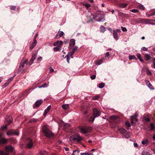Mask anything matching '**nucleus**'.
Masks as SVG:
<instances>
[{
  "label": "nucleus",
  "instance_id": "1",
  "mask_svg": "<svg viewBox=\"0 0 155 155\" xmlns=\"http://www.w3.org/2000/svg\"><path fill=\"white\" fill-rule=\"evenodd\" d=\"M42 131L45 136L48 138L54 137L53 133L49 130V126L47 125H44L42 127Z\"/></svg>",
  "mask_w": 155,
  "mask_h": 155
},
{
  "label": "nucleus",
  "instance_id": "2",
  "mask_svg": "<svg viewBox=\"0 0 155 155\" xmlns=\"http://www.w3.org/2000/svg\"><path fill=\"white\" fill-rule=\"evenodd\" d=\"M28 65V61L25 60L22 61L19 68L18 72L21 73L25 72L26 71V69Z\"/></svg>",
  "mask_w": 155,
  "mask_h": 155
},
{
  "label": "nucleus",
  "instance_id": "3",
  "mask_svg": "<svg viewBox=\"0 0 155 155\" xmlns=\"http://www.w3.org/2000/svg\"><path fill=\"white\" fill-rule=\"evenodd\" d=\"M69 140L71 142H73L75 141L77 142H79L83 140V138L80 136L79 134H77L71 136L70 137Z\"/></svg>",
  "mask_w": 155,
  "mask_h": 155
},
{
  "label": "nucleus",
  "instance_id": "4",
  "mask_svg": "<svg viewBox=\"0 0 155 155\" xmlns=\"http://www.w3.org/2000/svg\"><path fill=\"white\" fill-rule=\"evenodd\" d=\"M138 116V114L136 113H135L134 115L133 116H131L130 117L131 118V123L133 125V126L136 125V123L135 121L137 122L138 121V119L137 118Z\"/></svg>",
  "mask_w": 155,
  "mask_h": 155
},
{
  "label": "nucleus",
  "instance_id": "5",
  "mask_svg": "<svg viewBox=\"0 0 155 155\" xmlns=\"http://www.w3.org/2000/svg\"><path fill=\"white\" fill-rule=\"evenodd\" d=\"M93 110L94 115L89 120V122L91 123L93 122L94 118L97 117V109L96 108H94L93 109Z\"/></svg>",
  "mask_w": 155,
  "mask_h": 155
},
{
  "label": "nucleus",
  "instance_id": "6",
  "mask_svg": "<svg viewBox=\"0 0 155 155\" xmlns=\"http://www.w3.org/2000/svg\"><path fill=\"white\" fill-rule=\"evenodd\" d=\"M101 15H99L97 13V21H103L105 20L104 14L103 12H101Z\"/></svg>",
  "mask_w": 155,
  "mask_h": 155
},
{
  "label": "nucleus",
  "instance_id": "7",
  "mask_svg": "<svg viewBox=\"0 0 155 155\" xmlns=\"http://www.w3.org/2000/svg\"><path fill=\"white\" fill-rule=\"evenodd\" d=\"M81 132L84 134H86L91 130V128L87 127H83L81 129Z\"/></svg>",
  "mask_w": 155,
  "mask_h": 155
},
{
  "label": "nucleus",
  "instance_id": "8",
  "mask_svg": "<svg viewBox=\"0 0 155 155\" xmlns=\"http://www.w3.org/2000/svg\"><path fill=\"white\" fill-rule=\"evenodd\" d=\"M19 134L18 131L15 130H10L7 133V134L8 136H12L13 135H18Z\"/></svg>",
  "mask_w": 155,
  "mask_h": 155
},
{
  "label": "nucleus",
  "instance_id": "9",
  "mask_svg": "<svg viewBox=\"0 0 155 155\" xmlns=\"http://www.w3.org/2000/svg\"><path fill=\"white\" fill-rule=\"evenodd\" d=\"M37 55V53L36 52H35V53H33L32 56V57L31 59L30 62L29 63V66L31 65L34 62L35 59Z\"/></svg>",
  "mask_w": 155,
  "mask_h": 155
},
{
  "label": "nucleus",
  "instance_id": "10",
  "mask_svg": "<svg viewBox=\"0 0 155 155\" xmlns=\"http://www.w3.org/2000/svg\"><path fill=\"white\" fill-rule=\"evenodd\" d=\"M75 40L74 39H71L69 43V48L71 49L74 47L75 44Z\"/></svg>",
  "mask_w": 155,
  "mask_h": 155
},
{
  "label": "nucleus",
  "instance_id": "11",
  "mask_svg": "<svg viewBox=\"0 0 155 155\" xmlns=\"http://www.w3.org/2000/svg\"><path fill=\"white\" fill-rule=\"evenodd\" d=\"M6 124H9L12 122V117L10 115H8L5 118Z\"/></svg>",
  "mask_w": 155,
  "mask_h": 155
},
{
  "label": "nucleus",
  "instance_id": "12",
  "mask_svg": "<svg viewBox=\"0 0 155 155\" xmlns=\"http://www.w3.org/2000/svg\"><path fill=\"white\" fill-rule=\"evenodd\" d=\"M74 54H73L71 53H68L67 55L65 56V57L66 58L67 61V62L69 63H70L69 61V59H70V56L71 58H73V55Z\"/></svg>",
  "mask_w": 155,
  "mask_h": 155
},
{
  "label": "nucleus",
  "instance_id": "13",
  "mask_svg": "<svg viewBox=\"0 0 155 155\" xmlns=\"http://www.w3.org/2000/svg\"><path fill=\"white\" fill-rule=\"evenodd\" d=\"M33 145L32 141L29 138L28 139V142L27 143V147L28 148H31Z\"/></svg>",
  "mask_w": 155,
  "mask_h": 155
},
{
  "label": "nucleus",
  "instance_id": "14",
  "mask_svg": "<svg viewBox=\"0 0 155 155\" xmlns=\"http://www.w3.org/2000/svg\"><path fill=\"white\" fill-rule=\"evenodd\" d=\"M63 44V42L61 41H58L54 42L53 44L54 46L60 47Z\"/></svg>",
  "mask_w": 155,
  "mask_h": 155
},
{
  "label": "nucleus",
  "instance_id": "15",
  "mask_svg": "<svg viewBox=\"0 0 155 155\" xmlns=\"http://www.w3.org/2000/svg\"><path fill=\"white\" fill-rule=\"evenodd\" d=\"M5 149L8 152H12L13 150V148L11 146H8L5 147Z\"/></svg>",
  "mask_w": 155,
  "mask_h": 155
},
{
  "label": "nucleus",
  "instance_id": "16",
  "mask_svg": "<svg viewBox=\"0 0 155 155\" xmlns=\"http://www.w3.org/2000/svg\"><path fill=\"white\" fill-rule=\"evenodd\" d=\"M145 82H146L147 85L149 87V88L151 89H153V86L150 83L149 81L148 80H145Z\"/></svg>",
  "mask_w": 155,
  "mask_h": 155
},
{
  "label": "nucleus",
  "instance_id": "17",
  "mask_svg": "<svg viewBox=\"0 0 155 155\" xmlns=\"http://www.w3.org/2000/svg\"><path fill=\"white\" fill-rule=\"evenodd\" d=\"M64 35V32L62 31H59L56 34L55 38H58L61 37Z\"/></svg>",
  "mask_w": 155,
  "mask_h": 155
},
{
  "label": "nucleus",
  "instance_id": "18",
  "mask_svg": "<svg viewBox=\"0 0 155 155\" xmlns=\"http://www.w3.org/2000/svg\"><path fill=\"white\" fill-rule=\"evenodd\" d=\"M43 102V101L42 100H39L36 101L35 104V106L36 107H38Z\"/></svg>",
  "mask_w": 155,
  "mask_h": 155
},
{
  "label": "nucleus",
  "instance_id": "19",
  "mask_svg": "<svg viewBox=\"0 0 155 155\" xmlns=\"http://www.w3.org/2000/svg\"><path fill=\"white\" fill-rule=\"evenodd\" d=\"M145 60L146 61H148L151 59L150 55V54H146L144 56Z\"/></svg>",
  "mask_w": 155,
  "mask_h": 155
},
{
  "label": "nucleus",
  "instance_id": "20",
  "mask_svg": "<svg viewBox=\"0 0 155 155\" xmlns=\"http://www.w3.org/2000/svg\"><path fill=\"white\" fill-rule=\"evenodd\" d=\"M37 43V41L33 40V42L31 44L30 46V49H33L34 47L36 46V44Z\"/></svg>",
  "mask_w": 155,
  "mask_h": 155
},
{
  "label": "nucleus",
  "instance_id": "21",
  "mask_svg": "<svg viewBox=\"0 0 155 155\" xmlns=\"http://www.w3.org/2000/svg\"><path fill=\"white\" fill-rule=\"evenodd\" d=\"M51 105L49 106L45 110L43 114V115L44 116L46 115V114L48 113V112L50 110L51 108Z\"/></svg>",
  "mask_w": 155,
  "mask_h": 155
},
{
  "label": "nucleus",
  "instance_id": "22",
  "mask_svg": "<svg viewBox=\"0 0 155 155\" xmlns=\"http://www.w3.org/2000/svg\"><path fill=\"white\" fill-rule=\"evenodd\" d=\"M119 118V117L117 116L112 115L110 117V118L113 120H117Z\"/></svg>",
  "mask_w": 155,
  "mask_h": 155
},
{
  "label": "nucleus",
  "instance_id": "23",
  "mask_svg": "<svg viewBox=\"0 0 155 155\" xmlns=\"http://www.w3.org/2000/svg\"><path fill=\"white\" fill-rule=\"evenodd\" d=\"M113 35L114 38L116 40H117L118 39L117 33L115 31H114Z\"/></svg>",
  "mask_w": 155,
  "mask_h": 155
},
{
  "label": "nucleus",
  "instance_id": "24",
  "mask_svg": "<svg viewBox=\"0 0 155 155\" xmlns=\"http://www.w3.org/2000/svg\"><path fill=\"white\" fill-rule=\"evenodd\" d=\"M62 107L64 109L67 110L69 108V105L68 104H63Z\"/></svg>",
  "mask_w": 155,
  "mask_h": 155
},
{
  "label": "nucleus",
  "instance_id": "25",
  "mask_svg": "<svg viewBox=\"0 0 155 155\" xmlns=\"http://www.w3.org/2000/svg\"><path fill=\"white\" fill-rule=\"evenodd\" d=\"M49 84V82H48V83H45L43 84L42 85L39 87V88H41L42 87H48V86Z\"/></svg>",
  "mask_w": 155,
  "mask_h": 155
},
{
  "label": "nucleus",
  "instance_id": "26",
  "mask_svg": "<svg viewBox=\"0 0 155 155\" xmlns=\"http://www.w3.org/2000/svg\"><path fill=\"white\" fill-rule=\"evenodd\" d=\"M148 142V140L146 139L145 140H143L142 141V143L144 145H145L146 146L147 145V144Z\"/></svg>",
  "mask_w": 155,
  "mask_h": 155
},
{
  "label": "nucleus",
  "instance_id": "27",
  "mask_svg": "<svg viewBox=\"0 0 155 155\" xmlns=\"http://www.w3.org/2000/svg\"><path fill=\"white\" fill-rule=\"evenodd\" d=\"M127 4L126 3H121L119 5V6L122 8H125L127 7Z\"/></svg>",
  "mask_w": 155,
  "mask_h": 155
},
{
  "label": "nucleus",
  "instance_id": "28",
  "mask_svg": "<svg viewBox=\"0 0 155 155\" xmlns=\"http://www.w3.org/2000/svg\"><path fill=\"white\" fill-rule=\"evenodd\" d=\"M137 57L139 59V60L141 61V62H143V60L141 58V55L140 54H137L136 55Z\"/></svg>",
  "mask_w": 155,
  "mask_h": 155
},
{
  "label": "nucleus",
  "instance_id": "29",
  "mask_svg": "<svg viewBox=\"0 0 155 155\" xmlns=\"http://www.w3.org/2000/svg\"><path fill=\"white\" fill-rule=\"evenodd\" d=\"M105 60L104 58H101L100 60L97 61V65H100L103 62V61Z\"/></svg>",
  "mask_w": 155,
  "mask_h": 155
},
{
  "label": "nucleus",
  "instance_id": "30",
  "mask_svg": "<svg viewBox=\"0 0 155 155\" xmlns=\"http://www.w3.org/2000/svg\"><path fill=\"white\" fill-rule=\"evenodd\" d=\"M100 28L101 32H104L105 31V28L102 25L101 26Z\"/></svg>",
  "mask_w": 155,
  "mask_h": 155
},
{
  "label": "nucleus",
  "instance_id": "31",
  "mask_svg": "<svg viewBox=\"0 0 155 155\" xmlns=\"http://www.w3.org/2000/svg\"><path fill=\"white\" fill-rule=\"evenodd\" d=\"M7 141V140L5 138H2L0 139V143H5Z\"/></svg>",
  "mask_w": 155,
  "mask_h": 155
},
{
  "label": "nucleus",
  "instance_id": "32",
  "mask_svg": "<svg viewBox=\"0 0 155 155\" xmlns=\"http://www.w3.org/2000/svg\"><path fill=\"white\" fill-rule=\"evenodd\" d=\"M118 130L120 131L122 134L125 133L126 130L124 128H121L118 129Z\"/></svg>",
  "mask_w": 155,
  "mask_h": 155
},
{
  "label": "nucleus",
  "instance_id": "33",
  "mask_svg": "<svg viewBox=\"0 0 155 155\" xmlns=\"http://www.w3.org/2000/svg\"><path fill=\"white\" fill-rule=\"evenodd\" d=\"M78 49V47L77 46H75L74 48L71 51V53L73 54H74V53L77 51Z\"/></svg>",
  "mask_w": 155,
  "mask_h": 155
},
{
  "label": "nucleus",
  "instance_id": "34",
  "mask_svg": "<svg viewBox=\"0 0 155 155\" xmlns=\"http://www.w3.org/2000/svg\"><path fill=\"white\" fill-rule=\"evenodd\" d=\"M141 155H151L148 152L146 151H143Z\"/></svg>",
  "mask_w": 155,
  "mask_h": 155
},
{
  "label": "nucleus",
  "instance_id": "35",
  "mask_svg": "<svg viewBox=\"0 0 155 155\" xmlns=\"http://www.w3.org/2000/svg\"><path fill=\"white\" fill-rule=\"evenodd\" d=\"M129 59L130 60H132L133 59H137L136 56L134 55H129Z\"/></svg>",
  "mask_w": 155,
  "mask_h": 155
},
{
  "label": "nucleus",
  "instance_id": "36",
  "mask_svg": "<svg viewBox=\"0 0 155 155\" xmlns=\"http://www.w3.org/2000/svg\"><path fill=\"white\" fill-rule=\"evenodd\" d=\"M105 84L104 83H101L99 84L98 87L100 88H103Z\"/></svg>",
  "mask_w": 155,
  "mask_h": 155
},
{
  "label": "nucleus",
  "instance_id": "37",
  "mask_svg": "<svg viewBox=\"0 0 155 155\" xmlns=\"http://www.w3.org/2000/svg\"><path fill=\"white\" fill-rule=\"evenodd\" d=\"M61 49V48H60V47L57 46V47H55L54 48V51H57L59 50H60Z\"/></svg>",
  "mask_w": 155,
  "mask_h": 155
},
{
  "label": "nucleus",
  "instance_id": "38",
  "mask_svg": "<svg viewBox=\"0 0 155 155\" xmlns=\"http://www.w3.org/2000/svg\"><path fill=\"white\" fill-rule=\"evenodd\" d=\"M77 152V154L79 155L80 151L78 150H74L73 151V153L71 155H75V153Z\"/></svg>",
  "mask_w": 155,
  "mask_h": 155
},
{
  "label": "nucleus",
  "instance_id": "39",
  "mask_svg": "<svg viewBox=\"0 0 155 155\" xmlns=\"http://www.w3.org/2000/svg\"><path fill=\"white\" fill-rule=\"evenodd\" d=\"M130 11L133 13H136L138 12H139V10L137 9H133L130 10Z\"/></svg>",
  "mask_w": 155,
  "mask_h": 155
},
{
  "label": "nucleus",
  "instance_id": "40",
  "mask_svg": "<svg viewBox=\"0 0 155 155\" xmlns=\"http://www.w3.org/2000/svg\"><path fill=\"white\" fill-rule=\"evenodd\" d=\"M150 126L151 127V128H150V130H153L154 128V124L153 123H151L150 124Z\"/></svg>",
  "mask_w": 155,
  "mask_h": 155
},
{
  "label": "nucleus",
  "instance_id": "41",
  "mask_svg": "<svg viewBox=\"0 0 155 155\" xmlns=\"http://www.w3.org/2000/svg\"><path fill=\"white\" fill-rule=\"evenodd\" d=\"M81 155H93V154L91 152L89 153H84L81 154Z\"/></svg>",
  "mask_w": 155,
  "mask_h": 155
},
{
  "label": "nucleus",
  "instance_id": "42",
  "mask_svg": "<svg viewBox=\"0 0 155 155\" xmlns=\"http://www.w3.org/2000/svg\"><path fill=\"white\" fill-rule=\"evenodd\" d=\"M139 8L141 10H144V7L143 5H140L138 6Z\"/></svg>",
  "mask_w": 155,
  "mask_h": 155
},
{
  "label": "nucleus",
  "instance_id": "43",
  "mask_svg": "<svg viewBox=\"0 0 155 155\" xmlns=\"http://www.w3.org/2000/svg\"><path fill=\"white\" fill-rule=\"evenodd\" d=\"M125 125L127 127H130V125L129 122L127 121L125 122Z\"/></svg>",
  "mask_w": 155,
  "mask_h": 155
},
{
  "label": "nucleus",
  "instance_id": "44",
  "mask_svg": "<svg viewBox=\"0 0 155 155\" xmlns=\"http://www.w3.org/2000/svg\"><path fill=\"white\" fill-rule=\"evenodd\" d=\"M84 5L85 6L87 9L91 6L89 4H84Z\"/></svg>",
  "mask_w": 155,
  "mask_h": 155
},
{
  "label": "nucleus",
  "instance_id": "45",
  "mask_svg": "<svg viewBox=\"0 0 155 155\" xmlns=\"http://www.w3.org/2000/svg\"><path fill=\"white\" fill-rule=\"evenodd\" d=\"M7 126L6 125L2 127V130H6L7 128Z\"/></svg>",
  "mask_w": 155,
  "mask_h": 155
},
{
  "label": "nucleus",
  "instance_id": "46",
  "mask_svg": "<svg viewBox=\"0 0 155 155\" xmlns=\"http://www.w3.org/2000/svg\"><path fill=\"white\" fill-rule=\"evenodd\" d=\"M121 28L123 31H127V30L126 28L122 26L121 27Z\"/></svg>",
  "mask_w": 155,
  "mask_h": 155
},
{
  "label": "nucleus",
  "instance_id": "47",
  "mask_svg": "<svg viewBox=\"0 0 155 155\" xmlns=\"http://www.w3.org/2000/svg\"><path fill=\"white\" fill-rule=\"evenodd\" d=\"M13 76L12 77H11V78H9V79H8L7 81L9 82V83H10L11 82L13 78Z\"/></svg>",
  "mask_w": 155,
  "mask_h": 155
},
{
  "label": "nucleus",
  "instance_id": "48",
  "mask_svg": "<svg viewBox=\"0 0 155 155\" xmlns=\"http://www.w3.org/2000/svg\"><path fill=\"white\" fill-rule=\"evenodd\" d=\"M149 21H155V20H150V19H149V20H144V21L146 23H147Z\"/></svg>",
  "mask_w": 155,
  "mask_h": 155
},
{
  "label": "nucleus",
  "instance_id": "49",
  "mask_svg": "<svg viewBox=\"0 0 155 155\" xmlns=\"http://www.w3.org/2000/svg\"><path fill=\"white\" fill-rule=\"evenodd\" d=\"M147 75H151L152 74L151 72L148 70L147 71Z\"/></svg>",
  "mask_w": 155,
  "mask_h": 155
},
{
  "label": "nucleus",
  "instance_id": "50",
  "mask_svg": "<svg viewBox=\"0 0 155 155\" xmlns=\"http://www.w3.org/2000/svg\"><path fill=\"white\" fill-rule=\"evenodd\" d=\"M96 75H93L91 76V78L92 80H94L95 78Z\"/></svg>",
  "mask_w": 155,
  "mask_h": 155
},
{
  "label": "nucleus",
  "instance_id": "51",
  "mask_svg": "<svg viewBox=\"0 0 155 155\" xmlns=\"http://www.w3.org/2000/svg\"><path fill=\"white\" fill-rule=\"evenodd\" d=\"M16 8V6H12L10 7V9L11 10H14Z\"/></svg>",
  "mask_w": 155,
  "mask_h": 155
},
{
  "label": "nucleus",
  "instance_id": "52",
  "mask_svg": "<svg viewBox=\"0 0 155 155\" xmlns=\"http://www.w3.org/2000/svg\"><path fill=\"white\" fill-rule=\"evenodd\" d=\"M36 121V120L35 119L33 118V119H31L30 120V123H31L32 122H35Z\"/></svg>",
  "mask_w": 155,
  "mask_h": 155
},
{
  "label": "nucleus",
  "instance_id": "53",
  "mask_svg": "<svg viewBox=\"0 0 155 155\" xmlns=\"http://www.w3.org/2000/svg\"><path fill=\"white\" fill-rule=\"evenodd\" d=\"M141 50L143 51H147L148 49L145 47H143L141 48Z\"/></svg>",
  "mask_w": 155,
  "mask_h": 155
},
{
  "label": "nucleus",
  "instance_id": "54",
  "mask_svg": "<svg viewBox=\"0 0 155 155\" xmlns=\"http://www.w3.org/2000/svg\"><path fill=\"white\" fill-rule=\"evenodd\" d=\"M9 83L7 81L4 84V86L6 87Z\"/></svg>",
  "mask_w": 155,
  "mask_h": 155
},
{
  "label": "nucleus",
  "instance_id": "55",
  "mask_svg": "<svg viewBox=\"0 0 155 155\" xmlns=\"http://www.w3.org/2000/svg\"><path fill=\"white\" fill-rule=\"evenodd\" d=\"M109 53L108 52H107L106 53L105 57H108L109 56Z\"/></svg>",
  "mask_w": 155,
  "mask_h": 155
},
{
  "label": "nucleus",
  "instance_id": "56",
  "mask_svg": "<svg viewBox=\"0 0 155 155\" xmlns=\"http://www.w3.org/2000/svg\"><path fill=\"white\" fill-rule=\"evenodd\" d=\"M38 37V34H36L35 36L34 37V40H35V41H36V38H37V37Z\"/></svg>",
  "mask_w": 155,
  "mask_h": 155
},
{
  "label": "nucleus",
  "instance_id": "57",
  "mask_svg": "<svg viewBox=\"0 0 155 155\" xmlns=\"http://www.w3.org/2000/svg\"><path fill=\"white\" fill-rule=\"evenodd\" d=\"M54 71V69L52 68H50V72L51 73V72H53Z\"/></svg>",
  "mask_w": 155,
  "mask_h": 155
},
{
  "label": "nucleus",
  "instance_id": "58",
  "mask_svg": "<svg viewBox=\"0 0 155 155\" xmlns=\"http://www.w3.org/2000/svg\"><path fill=\"white\" fill-rule=\"evenodd\" d=\"M134 145L135 147H137L138 146V145L137 143H134Z\"/></svg>",
  "mask_w": 155,
  "mask_h": 155
},
{
  "label": "nucleus",
  "instance_id": "59",
  "mask_svg": "<svg viewBox=\"0 0 155 155\" xmlns=\"http://www.w3.org/2000/svg\"><path fill=\"white\" fill-rule=\"evenodd\" d=\"M70 125L67 123H66L64 124V126L65 127H68Z\"/></svg>",
  "mask_w": 155,
  "mask_h": 155
},
{
  "label": "nucleus",
  "instance_id": "60",
  "mask_svg": "<svg viewBox=\"0 0 155 155\" xmlns=\"http://www.w3.org/2000/svg\"><path fill=\"white\" fill-rule=\"evenodd\" d=\"M42 59V57H39L38 58L37 60L38 61H39V60H41Z\"/></svg>",
  "mask_w": 155,
  "mask_h": 155
},
{
  "label": "nucleus",
  "instance_id": "61",
  "mask_svg": "<svg viewBox=\"0 0 155 155\" xmlns=\"http://www.w3.org/2000/svg\"><path fill=\"white\" fill-rule=\"evenodd\" d=\"M155 15V10L154 11L153 13L150 15Z\"/></svg>",
  "mask_w": 155,
  "mask_h": 155
},
{
  "label": "nucleus",
  "instance_id": "62",
  "mask_svg": "<svg viewBox=\"0 0 155 155\" xmlns=\"http://www.w3.org/2000/svg\"><path fill=\"white\" fill-rule=\"evenodd\" d=\"M146 121L149 122L150 121V119L149 118H146L145 119Z\"/></svg>",
  "mask_w": 155,
  "mask_h": 155
},
{
  "label": "nucleus",
  "instance_id": "63",
  "mask_svg": "<svg viewBox=\"0 0 155 155\" xmlns=\"http://www.w3.org/2000/svg\"><path fill=\"white\" fill-rule=\"evenodd\" d=\"M64 148L66 151H68L69 150V148L68 147H64Z\"/></svg>",
  "mask_w": 155,
  "mask_h": 155
},
{
  "label": "nucleus",
  "instance_id": "64",
  "mask_svg": "<svg viewBox=\"0 0 155 155\" xmlns=\"http://www.w3.org/2000/svg\"><path fill=\"white\" fill-rule=\"evenodd\" d=\"M153 140H155V134L153 136Z\"/></svg>",
  "mask_w": 155,
  "mask_h": 155
}]
</instances>
